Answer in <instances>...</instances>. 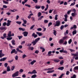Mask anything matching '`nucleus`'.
Listing matches in <instances>:
<instances>
[{
  "mask_svg": "<svg viewBox=\"0 0 78 78\" xmlns=\"http://www.w3.org/2000/svg\"><path fill=\"white\" fill-rule=\"evenodd\" d=\"M39 40H40V37H38L35 39L34 41H33V42H31V44H33V45H35L37 43V42Z\"/></svg>",
  "mask_w": 78,
  "mask_h": 78,
  "instance_id": "1",
  "label": "nucleus"
},
{
  "mask_svg": "<svg viewBox=\"0 0 78 78\" xmlns=\"http://www.w3.org/2000/svg\"><path fill=\"white\" fill-rule=\"evenodd\" d=\"M19 72L17 71L15 73H14L12 75V77H13V78H14V77H16V76H19Z\"/></svg>",
  "mask_w": 78,
  "mask_h": 78,
  "instance_id": "2",
  "label": "nucleus"
},
{
  "mask_svg": "<svg viewBox=\"0 0 78 78\" xmlns=\"http://www.w3.org/2000/svg\"><path fill=\"white\" fill-rule=\"evenodd\" d=\"M60 21L59 20H57L56 22V24L55 25V27H59L60 25Z\"/></svg>",
  "mask_w": 78,
  "mask_h": 78,
  "instance_id": "3",
  "label": "nucleus"
},
{
  "mask_svg": "<svg viewBox=\"0 0 78 78\" xmlns=\"http://www.w3.org/2000/svg\"><path fill=\"white\" fill-rule=\"evenodd\" d=\"M22 20L23 21V23L22 24V26L23 27H27V25L25 24H27V21L26 20H24L23 19Z\"/></svg>",
  "mask_w": 78,
  "mask_h": 78,
  "instance_id": "4",
  "label": "nucleus"
},
{
  "mask_svg": "<svg viewBox=\"0 0 78 78\" xmlns=\"http://www.w3.org/2000/svg\"><path fill=\"white\" fill-rule=\"evenodd\" d=\"M15 53V54H17V51H16L15 49H13L12 51L11 52V54H12Z\"/></svg>",
  "mask_w": 78,
  "mask_h": 78,
  "instance_id": "5",
  "label": "nucleus"
},
{
  "mask_svg": "<svg viewBox=\"0 0 78 78\" xmlns=\"http://www.w3.org/2000/svg\"><path fill=\"white\" fill-rule=\"evenodd\" d=\"M10 23H11V21L8 20H7V23H6V26H7V27H9V26L11 25Z\"/></svg>",
  "mask_w": 78,
  "mask_h": 78,
  "instance_id": "6",
  "label": "nucleus"
},
{
  "mask_svg": "<svg viewBox=\"0 0 78 78\" xmlns=\"http://www.w3.org/2000/svg\"><path fill=\"white\" fill-rule=\"evenodd\" d=\"M28 32L25 31L23 32L24 36H25V37H27V36H28Z\"/></svg>",
  "mask_w": 78,
  "mask_h": 78,
  "instance_id": "7",
  "label": "nucleus"
},
{
  "mask_svg": "<svg viewBox=\"0 0 78 78\" xmlns=\"http://www.w3.org/2000/svg\"><path fill=\"white\" fill-rule=\"evenodd\" d=\"M59 44H63L64 43V40L62 39H60L58 42Z\"/></svg>",
  "mask_w": 78,
  "mask_h": 78,
  "instance_id": "8",
  "label": "nucleus"
},
{
  "mask_svg": "<svg viewBox=\"0 0 78 78\" xmlns=\"http://www.w3.org/2000/svg\"><path fill=\"white\" fill-rule=\"evenodd\" d=\"M6 59H7V58L4 57L3 58H2L0 59V61L1 62H2V61H5V60H6Z\"/></svg>",
  "mask_w": 78,
  "mask_h": 78,
  "instance_id": "9",
  "label": "nucleus"
},
{
  "mask_svg": "<svg viewBox=\"0 0 78 78\" xmlns=\"http://www.w3.org/2000/svg\"><path fill=\"white\" fill-rule=\"evenodd\" d=\"M32 35V36H33V37H34V38H36V37H37V35L35 34V33H33Z\"/></svg>",
  "mask_w": 78,
  "mask_h": 78,
  "instance_id": "10",
  "label": "nucleus"
},
{
  "mask_svg": "<svg viewBox=\"0 0 78 78\" xmlns=\"http://www.w3.org/2000/svg\"><path fill=\"white\" fill-rule=\"evenodd\" d=\"M59 52H60V53H64L66 54H67L68 53V52H67V51L66 50H64V51H63L62 50H60L59 51Z\"/></svg>",
  "mask_w": 78,
  "mask_h": 78,
  "instance_id": "11",
  "label": "nucleus"
},
{
  "mask_svg": "<svg viewBox=\"0 0 78 78\" xmlns=\"http://www.w3.org/2000/svg\"><path fill=\"white\" fill-rule=\"evenodd\" d=\"M36 34H38V35L39 36H42V35L43 34L42 33L39 32H37Z\"/></svg>",
  "mask_w": 78,
  "mask_h": 78,
  "instance_id": "12",
  "label": "nucleus"
},
{
  "mask_svg": "<svg viewBox=\"0 0 78 78\" xmlns=\"http://www.w3.org/2000/svg\"><path fill=\"white\" fill-rule=\"evenodd\" d=\"M12 36V35L11 34V31H9V33L8 34V36L7 37H11Z\"/></svg>",
  "mask_w": 78,
  "mask_h": 78,
  "instance_id": "13",
  "label": "nucleus"
},
{
  "mask_svg": "<svg viewBox=\"0 0 78 78\" xmlns=\"http://www.w3.org/2000/svg\"><path fill=\"white\" fill-rule=\"evenodd\" d=\"M77 14V13H76V12L72 13H71V16L73 17H75Z\"/></svg>",
  "mask_w": 78,
  "mask_h": 78,
  "instance_id": "14",
  "label": "nucleus"
},
{
  "mask_svg": "<svg viewBox=\"0 0 78 78\" xmlns=\"http://www.w3.org/2000/svg\"><path fill=\"white\" fill-rule=\"evenodd\" d=\"M6 28L5 27H0V30H6Z\"/></svg>",
  "mask_w": 78,
  "mask_h": 78,
  "instance_id": "15",
  "label": "nucleus"
},
{
  "mask_svg": "<svg viewBox=\"0 0 78 78\" xmlns=\"http://www.w3.org/2000/svg\"><path fill=\"white\" fill-rule=\"evenodd\" d=\"M53 61L54 62H57L58 63L59 61H60V60L59 59H55L53 60Z\"/></svg>",
  "mask_w": 78,
  "mask_h": 78,
  "instance_id": "16",
  "label": "nucleus"
},
{
  "mask_svg": "<svg viewBox=\"0 0 78 78\" xmlns=\"http://www.w3.org/2000/svg\"><path fill=\"white\" fill-rule=\"evenodd\" d=\"M35 62H36V61L35 60H33L32 61L30 62V64H31V65H33Z\"/></svg>",
  "mask_w": 78,
  "mask_h": 78,
  "instance_id": "17",
  "label": "nucleus"
},
{
  "mask_svg": "<svg viewBox=\"0 0 78 78\" xmlns=\"http://www.w3.org/2000/svg\"><path fill=\"white\" fill-rule=\"evenodd\" d=\"M76 33H77V31H76V30H73L72 33L73 35H75V34H76Z\"/></svg>",
  "mask_w": 78,
  "mask_h": 78,
  "instance_id": "18",
  "label": "nucleus"
},
{
  "mask_svg": "<svg viewBox=\"0 0 78 78\" xmlns=\"http://www.w3.org/2000/svg\"><path fill=\"white\" fill-rule=\"evenodd\" d=\"M19 30H20V31H25V29H23V28H22L21 27H19Z\"/></svg>",
  "mask_w": 78,
  "mask_h": 78,
  "instance_id": "19",
  "label": "nucleus"
},
{
  "mask_svg": "<svg viewBox=\"0 0 78 78\" xmlns=\"http://www.w3.org/2000/svg\"><path fill=\"white\" fill-rule=\"evenodd\" d=\"M54 68L52 67V68H49L48 69H44V70H45V71H46V70H52V69H54Z\"/></svg>",
  "mask_w": 78,
  "mask_h": 78,
  "instance_id": "20",
  "label": "nucleus"
},
{
  "mask_svg": "<svg viewBox=\"0 0 78 78\" xmlns=\"http://www.w3.org/2000/svg\"><path fill=\"white\" fill-rule=\"evenodd\" d=\"M64 69V68L63 66L60 67L58 68V70H63V69Z\"/></svg>",
  "mask_w": 78,
  "mask_h": 78,
  "instance_id": "21",
  "label": "nucleus"
},
{
  "mask_svg": "<svg viewBox=\"0 0 78 78\" xmlns=\"http://www.w3.org/2000/svg\"><path fill=\"white\" fill-rule=\"evenodd\" d=\"M71 55H72V56H78V52H77L76 54L72 53Z\"/></svg>",
  "mask_w": 78,
  "mask_h": 78,
  "instance_id": "22",
  "label": "nucleus"
},
{
  "mask_svg": "<svg viewBox=\"0 0 78 78\" xmlns=\"http://www.w3.org/2000/svg\"><path fill=\"white\" fill-rule=\"evenodd\" d=\"M16 50L17 51H19V52H20V53H23V52L21 50H19V48H17Z\"/></svg>",
  "mask_w": 78,
  "mask_h": 78,
  "instance_id": "23",
  "label": "nucleus"
},
{
  "mask_svg": "<svg viewBox=\"0 0 78 78\" xmlns=\"http://www.w3.org/2000/svg\"><path fill=\"white\" fill-rule=\"evenodd\" d=\"M27 2H28V0H24V2L23 1L22 2V4L23 5H24L25 3H27Z\"/></svg>",
  "mask_w": 78,
  "mask_h": 78,
  "instance_id": "24",
  "label": "nucleus"
},
{
  "mask_svg": "<svg viewBox=\"0 0 78 78\" xmlns=\"http://www.w3.org/2000/svg\"><path fill=\"white\" fill-rule=\"evenodd\" d=\"M41 5H36L35 6V8L36 9H40L41 8Z\"/></svg>",
  "mask_w": 78,
  "mask_h": 78,
  "instance_id": "25",
  "label": "nucleus"
},
{
  "mask_svg": "<svg viewBox=\"0 0 78 78\" xmlns=\"http://www.w3.org/2000/svg\"><path fill=\"white\" fill-rule=\"evenodd\" d=\"M5 56V54H4L0 53V58H2V57H3V56Z\"/></svg>",
  "mask_w": 78,
  "mask_h": 78,
  "instance_id": "26",
  "label": "nucleus"
},
{
  "mask_svg": "<svg viewBox=\"0 0 78 78\" xmlns=\"http://www.w3.org/2000/svg\"><path fill=\"white\" fill-rule=\"evenodd\" d=\"M36 77H37V75H36V74H34V75H33L31 76V78H36Z\"/></svg>",
  "mask_w": 78,
  "mask_h": 78,
  "instance_id": "27",
  "label": "nucleus"
},
{
  "mask_svg": "<svg viewBox=\"0 0 78 78\" xmlns=\"http://www.w3.org/2000/svg\"><path fill=\"white\" fill-rule=\"evenodd\" d=\"M15 40H12V41L11 42H12V45H16V43H15Z\"/></svg>",
  "mask_w": 78,
  "mask_h": 78,
  "instance_id": "28",
  "label": "nucleus"
},
{
  "mask_svg": "<svg viewBox=\"0 0 78 78\" xmlns=\"http://www.w3.org/2000/svg\"><path fill=\"white\" fill-rule=\"evenodd\" d=\"M32 74H36V73H37V72L36 71V70H33L32 72Z\"/></svg>",
  "mask_w": 78,
  "mask_h": 78,
  "instance_id": "29",
  "label": "nucleus"
},
{
  "mask_svg": "<svg viewBox=\"0 0 78 78\" xmlns=\"http://www.w3.org/2000/svg\"><path fill=\"white\" fill-rule=\"evenodd\" d=\"M67 38H68V37L67 36H66L64 37H63L62 39L64 41V40H66V39H67Z\"/></svg>",
  "mask_w": 78,
  "mask_h": 78,
  "instance_id": "30",
  "label": "nucleus"
},
{
  "mask_svg": "<svg viewBox=\"0 0 78 78\" xmlns=\"http://www.w3.org/2000/svg\"><path fill=\"white\" fill-rule=\"evenodd\" d=\"M7 72H9V71H11V69H10V67H9V66H8L7 67Z\"/></svg>",
  "mask_w": 78,
  "mask_h": 78,
  "instance_id": "31",
  "label": "nucleus"
},
{
  "mask_svg": "<svg viewBox=\"0 0 78 78\" xmlns=\"http://www.w3.org/2000/svg\"><path fill=\"white\" fill-rule=\"evenodd\" d=\"M72 39H70L69 41H68V44H70L71 43H72Z\"/></svg>",
  "mask_w": 78,
  "mask_h": 78,
  "instance_id": "32",
  "label": "nucleus"
},
{
  "mask_svg": "<svg viewBox=\"0 0 78 78\" xmlns=\"http://www.w3.org/2000/svg\"><path fill=\"white\" fill-rule=\"evenodd\" d=\"M51 53H52V52L51 51H49L48 52V56H51V55H50Z\"/></svg>",
  "mask_w": 78,
  "mask_h": 78,
  "instance_id": "33",
  "label": "nucleus"
},
{
  "mask_svg": "<svg viewBox=\"0 0 78 78\" xmlns=\"http://www.w3.org/2000/svg\"><path fill=\"white\" fill-rule=\"evenodd\" d=\"M53 34L54 35H55V36H56V34H57L56 31L55 30H54Z\"/></svg>",
  "mask_w": 78,
  "mask_h": 78,
  "instance_id": "34",
  "label": "nucleus"
},
{
  "mask_svg": "<svg viewBox=\"0 0 78 78\" xmlns=\"http://www.w3.org/2000/svg\"><path fill=\"white\" fill-rule=\"evenodd\" d=\"M54 71H55L54 70H52L51 71H48L47 72V73H53V72H54Z\"/></svg>",
  "mask_w": 78,
  "mask_h": 78,
  "instance_id": "35",
  "label": "nucleus"
},
{
  "mask_svg": "<svg viewBox=\"0 0 78 78\" xmlns=\"http://www.w3.org/2000/svg\"><path fill=\"white\" fill-rule=\"evenodd\" d=\"M48 22V20H44V23H47Z\"/></svg>",
  "mask_w": 78,
  "mask_h": 78,
  "instance_id": "36",
  "label": "nucleus"
},
{
  "mask_svg": "<svg viewBox=\"0 0 78 78\" xmlns=\"http://www.w3.org/2000/svg\"><path fill=\"white\" fill-rule=\"evenodd\" d=\"M25 6H27V7H28V8H31V5H29L28 4H26L25 5Z\"/></svg>",
  "mask_w": 78,
  "mask_h": 78,
  "instance_id": "37",
  "label": "nucleus"
},
{
  "mask_svg": "<svg viewBox=\"0 0 78 78\" xmlns=\"http://www.w3.org/2000/svg\"><path fill=\"white\" fill-rule=\"evenodd\" d=\"M69 50H70V51L71 52H73V51H75V50L73 49H72L69 48L68 49Z\"/></svg>",
  "mask_w": 78,
  "mask_h": 78,
  "instance_id": "38",
  "label": "nucleus"
},
{
  "mask_svg": "<svg viewBox=\"0 0 78 78\" xmlns=\"http://www.w3.org/2000/svg\"><path fill=\"white\" fill-rule=\"evenodd\" d=\"M38 16L39 17H40L42 15V14H41V12H39L38 13Z\"/></svg>",
  "mask_w": 78,
  "mask_h": 78,
  "instance_id": "39",
  "label": "nucleus"
},
{
  "mask_svg": "<svg viewBox=\"0 0 78 78\" xmlns=\"http://www.w3.org/2000/svg\"><path fill=\"white\" fill-rule=\"evenodd\" d=\"M15 69V66H12V67L11 68V70H14V69Z\"/></svg>",
  "mask_w": 78,
  "mask_h": 78,
  "instance_id": "40",
  "label": "nucleus"
},
{
  "mask_svg": "<svg viewBox=\"0 0 78 78\" xmlns=\"http://www.w3.org/2000/svg\"><path fill=\"white\" fill-rule=\"evenodd\" d=\"M58 15H56L55 16V20H58Z\"/></svg>",
  "mask_w": 78,
  "mask_h": 78,
  "instance_id": "41",
  "label": "nucleus"
},
{
  "mask_svg": "<svg viewBox=\"0 0 78 78\" xmlns=\"http://www.w3.org/2000/svg\"><path fill=\"white\" fill-rule=\"evenodd\" d=\"M60 65H62L64 64V61L63 60H62L60 61Z\"/></svg>",
  "mask_w": 78,
  "mask_h": 78,
  "instance_id": "42",
  "label": "nucleus"
},
{
  "mask_svg": "<svg viewBox=\"0 0 78 78\" xmlns=\"http://www.w3.org/2000/svg\"><path fill=\"white\" fill-rule=\"evenodd\" d=\"M15 60H16V61H17L18 60V58H19V57H18V56L16 55L15 58Z\"/></svg>",
  "mask_w": 78,
  "mask_h": 78,
  "instance_id": "43",
  "label": "nucleus"
},
{
  "mask_svg": "<svg viewBox=\"0 0 78 78\" xmlns=\"http://www.w3.org/2000/svg\"><path fill=\"white\" fill-rule=\"evenodd\" d=\"M16 23L17 24H18L19 25H20V24H21V23H22V22L20 21H16Z\"/></svg>",
  "mask_w": 78,
  "mask_h": 78,
  "instance_id": "44",
  "label": "nucleus"
},
{
  "mask_svg": "<svg viewBox=\"0 0 78 78\" xmlns=\"http://www.w3.org/2000/svg\"><path fill=\"white\" fill-rule=\"evenodd\" d=\"M74 70H78V66H75L74 68Z\"/></svg>",
  "mask_w": 78,
  "mask_h": 78,
  "instance_id": "45",
  "label": "nucleus"
},
{
  "mask_svg": "<svg viewBox=\"0 0 78 78\" xmlns=\"http://www.w3.org/2000/svg\"><path fill=\"white\" fill-rule=\"evenodd\" d=\"M12 39V37H7V40H9V41H10V40H11V39Z\"/></svg>",
  "mask_w": 78,
  "mask_h": 78,
  "instance_id": "46",
  "label": "nucleus"
},
{
  "mask_svg": "<svg viewBox=\"0 0 78 78\" xmlns=\"http://www.w3.org/2000/svg\"><path fill=\"white\" fill-rule=\"evenodd\" d=\"M51 25H52V23L50 22L48 24V27H50V26H51Z\"/></svg>",
  "mask_w": 78,
  "mask_h": 78,
  "instance_id": "47",
  "label": "nucleus"
},
{
  "mask_svg": "<svg viewBox=\"0 0 78 78\" xmlns=\"http://www.w3.org/2000/svg\"><path fill=\"white\" fill-rule=\"evenodd\" d=\"M64 28V25H62L60 27V30H62V29H63Z\"/></svg>",
  "mask_w": 78,
  "mask_h": 78,
  "instance_id": "48",
  "label": "nucleus"
},
{
  "mask_svg": "<svg viewBox=\"0 0 78 78\" xmlns=\"http://www.w3.org/2000/svg\"><path fill=\"white\" fill-rule=\"evenodd\" d=\"M76 75L74 74L73 76H72L71 78H76Z\"/></svg>",
  "mask_w": 78,
  "mask_h": 78,
  "instance_id": "49",
  "label": "nucleus"
},
{
  "mask_svg": "<svg viewBox=\"0 0 78 78\" xmlns=\"http://www.w3.org/2000/svg\"><path fill=\"white\" fill-rule=\"evenodd\" d=\"M3 8H5V9H6V8H8V6L5 5H3Z\"/></svg>",
  "mask_w": 78,
  "mask_h": 78,
  "instance_id": "50",
  "label": "nucleus"
},
{
  "mask_svg": "<svg viewBox=\"0 0 78 78\" xmlns=\"http://www.w3.org/2000/svg\"><path fill=\"white\" fill-rule=\"evenodd\" d=\"M8 65V64L7 63H5L4 64V66L5 67H7Z\"/></svg>",
  "mask_w": 78,
  "mask_h": 78,
  "instance_id": "51",
  "label": "nucleus"
},
{
  "mask_svg": "<svg viewBox=\"0 0 78 78\" xmlns=\"http://www.w3.org/2000/svg\"><path fill=\"white\" fill-rule=\"evenodd\" d=\"M26 57H27V55H26L25 54H24L22 56V58H23L24 59L26 58Z\"/></svg>",
  "mask_w": 78,
  "mask_h": 78,
  "instance_id": "52",
  "label": "nucleus"
},
{
  "mask_svg": "<svg viewBox=\"0 0 78 78\" xmlns=\"http://www.w3.org/2000/svg\"><path fill=\"white\" fill-rule=\"evenodd\" d=\"M17 11L16 9H13V10H10V11H11V12H15V11Z\"/></svg>",
  "mask_w": 78,
  "mask_h": 78,
  "instance_id": "53",
  "label": "nucleus"
},
{
  "mask_svg": "<svg viewBox=\"0 0 78 78\" xmlns=\"http://www.w3.org/2000/svg\"><path fill=\"white\" fill-rule=\"evenodd\" d=\"M18 37L19 38V39L20 40V39H22V37H23L22 36H18Z\"/></svg>",
  "mask_w": 78,
  "mask_h": 78,
  "instance_id": "54",
  "label": "nucleus"
},
{
  "mask_svg": "<svg viewBox=\"0 0 78 78\" xmlns=\"http://www.w3.org/2000/svg\"><path fill=\"white\" fill-rule=\"evenodd\" d=\"M3 2L4 3H5V4H8L9 3L8 2L5 1H3Z\"/></svg>",
  "mask_w": 78,
  "mask_h": 78,
  "instance_id": "55",
  "label": "nucleus"
},
{
  "mask_svg": "<svg viewBox=\"0 0 78 78\" xmlns=\"http://www.w3.org/2000/svg\"><path fill=\"white\" fill-rule=\"evenodd\" d=\"M70 73V72L69 71H67L66 73V75H69V73Z\"/></svg>",
  "mask_w": 78,
  "mask_h": 78,
  "instance_id": "56",
  "label": "nucleus"
},
{
  "mask_svg": "<svg viewBox=\"0 0 78 78\" xmlns=\"http://www.w3.org/2000/svg\"><path fill=\"white\" fill-rule=\"evenodd\" d=\"M75 5V2H74L73 3H71L70 5V6H73V5Z\"/></svg>",
  "mask_w": 78,
  "mask_h": 78,
  "instance_id": "57",
  "label": "nucleus"
},
{
  "mask_svg": "<svg viewBox=\"0 0 78 78\" xmlns=\"http://www.w3.org/2000/svg\"><path fill=\"white\" fill-rule=\"evenodd\" d=\"M64 76V74L62 73L60 76L58 77V78H62V76Z\"/></svg>",
  "mask_w": 78,
  "mask_h": 78,
  "instance_id": "58",
  "label": "nucleus"
},
{
  "mask_svg": "<svg viewBox=\"0 0 78 78\" xmlns=\"http://www.w3.org/2000/svg\"><path fill=\"white\" fill-rule=\"evenodd\" d=\"M33 2L35 3H37L38 2V1L37 0H33Z\"/></svg>",
  "mask_w": 78,
  "mask_h": 78,
  "instance_id": "59",
  "label": "nucleus"
},
{
  "mask_svg": "<svg viewBox=\"0 0 78 78\" xmlns=\"http://www.w3.org/2000/svg\"><path fill=\"white\" fill-rule=\"evenodd\" d=\"M39 52V51L38 50H36L35 51V53H36V54H38Z\"/></svg>",
  "mask_w": 78,
  "mask_h": 78,
  "instance_id": "60",
  "label": "nucleus"
},
{
  "mask_svg": "<svg viewBox=\"0 0 78 78\" xmlns=\"http://www.w3.org/2000/svg\"><path fill=\"white\" fill-rule=\"evenodd\" d=\"M63 44L66 45V44H67V41H66Z\"/></svg>",
  "mask_w": 78,
  "mask_h": 78,
  "instance_id": "61",
  "label": "nucleus"
},
{
  "mask_svg": "<svg viewBox=\"0 0 78 78\" xmlns=\"http://www.w3.org/2000/svg\"><path fill=\"white\" fill-rule=\"evenodd\" d=\"M37 31H42V28H38L37 29Z\"/></svg>",
  "mask_w": 78,
  "mask_h": 78,
  "instance_id": "62",
  "label": "nucleus"
},
{
  "mask_svg": "<svg viewBox=\"0 0 78 78\" xmlns=\"http://www.w3.org/2000/svg\"><path fill=\"white\" fill-rule=\"evenodd\" d=\"M6 25V23L4 22L3 23V26H4V27H5Z\"/></svg>",
  "mask_w": 78,
  "mask_h": 78,
  "instance_id": "63",
  "label": "nucleus"
},
{
  "mask_svg": "<svg viewBox=\"0 0 78 78\" xmlns=\"http://www.w3.org/2000/svg\"><path fill=\"white\" fill-rule=\"evenodd\" d=\"M20 72L21 73H22L23 72V70L22 69H21L20 70H19Z\"/></svg>",
  "mask_w": 78,
  "mask_h": 78,
  "instance_id": "64",
  "label": "nucleus"
}]
</instances>
